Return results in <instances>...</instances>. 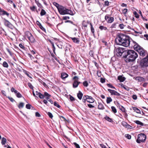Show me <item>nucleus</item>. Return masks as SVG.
<instances>
[{
	"label": "nucleus",
	"instance_id": "18",
	"mask_svg": "<svg viewBox=\"0 0 148 148\" xmlns=\"http://www.w3.org/2000/svg\"><path fill=\"white\" fill-rule=\"evenodd\" d=\"M118 79L121 82H123L125 80V77H123L122 76H119L118 77Z\"/></svg>",
	"mask_w": 148,
	"mask_h": 148
},
{
	"label": "nucleus",
	"instance_id": "42",
	"mask_svg": "<svg viewBox=\"0 0 148 148\" xmlns=\"http://www.w3.org/2000/svg\"><path fill=\"white\" fill-rule=\"evenodd\" d=\"M54 105L55 106H56L58 108H60V106L58 103L56 102H55L54 103Z\"/></svg>",
	"mask_w": 148,
	"mask_h": 148
},
{
	"label": "nucleus",
	"instance_id": "4",
	"mask_svg": "<svg viewBox=\"0 0 148 148\" xmlns=\"http://www.w3.org/2000/svg\"><path fill=\"white\" fill-rule=\"evenodd\" d=\"M134 43L135 44L134 46V49L138 52L140 56H144L146 54V51L143 49L135 42H134Z\"/></svg>",
	"mask_w": 148,
	"mask_h": 148
},
{
	"label": "nucleus",
	"instance_id": "56",
	"mask_svg": "<svg viewBox=\"0 0 148 148\" xmlns=\"http://www.w3.org/2000/svg\"><path fill=\"white\" fill-rule=\"evenodd\" d=\"M51 44H52V46L53 50V52L54 53H55V49H56L55 47L54 46V44L53 43H52Z\"/></svg>",
	"mask_w": 148,
	"mask_h": 148
},
{
	"label": "nucleus",
	"instance_id": "10",
	"mask_svg": "<svg viewBox=\"0 0 148 148\" xmlns=\"http://www.w3.org/2000/svg\"><path fill=\"white\" fill-rule=\"evenodd\" d=\"M111 14H107L105 17V19L108 23H111L114 21V18L113 17H111Z\"/></svg>",
	"mask_w": 148,
	"mask_h": 148
},
{
	"label": "nucleus",
	"instance_id": "52",
	"mask_svg": "<svg viewBox=\"0 0 148 148\" xmlns=\"http://www.w3.org/2000/svg\"><path fill=\"white\" fill-rule=\"evenodd\" d=\"M44 97H51V95L49 94L48 93L46 92H44Z\"/></svg>",
	"mask_w": 148,
	"mask_h": 148
},
{
	"label": "nucleus",
	"instance_id": "3",
	"mask_svg": "<svg viewBox=\"0 0 148 148\" xmlns=\"http://www.w3.org/2000/svg\"><path fill=\"white\" fill-rule=\"evenodd\" d=\"M58 12L61 15L69 14L73 15L74 14V13L71 10L68 9L62 5L59 8Z\"/></svg>",
	"mask_w": 148,
	"mask_h": 148
},
{
	"label": "nucleus",
	"instance_id": "58",
	"mask_svg": "<svg viewBox=\"0 0 148 148\" xmlns=\"http://www.w3.org/2000/svg\"><path fill=\"white\" fill-rule=\"evenodd\" d=\"M132 98L134 100H136L137 99V96L135 95H134L132 96Z\"/></svg>",
	"mask_w": 148,
	"mask_h": 148
},
{
	"label": "nucleus",
	"instance_id": "44",
	"mask_svg": "<svg viewBox=\"0 0 148 148\" xmlns=\"http://www.w3.org/2000/svg\"><path fill=\"white\" fill-rule=\"evenodd\" d=\"M27 84L28 86L29 87V88H30L32 90L33 89L34 87L29 82Z\"/></svg>",
	"mask_w": 148,
	"mask_h": 148
},
{
	"label": "nucleus",
	"instance_id": "19",
	"mask_svg": "<svg viewBox=\"0 0 148 148\" xmlns=\"http://www.w3.org/2000/svg\"><path fill=\"white\" fill-rule=\"evenodd\" d=\"M99 109L103 110L105 108L104 107L103 104L101 103H99V105L98 107Z\"/></svg>",
	"mask_w": 148,
	"mask_h": 148
},
{
	"label": "nucleus",
	"instance_id": "11",
	"mask_svg": "<svg viewBox=\"0 0 148 148\" xmlns=\"http://www.w3.org/2000/svg\"><path fill=\"white\" fill-rule=\"evenodd\" d=\"M108 91H109L111 93V94L112 95H115L118 96H119L120 95V93H119L117 92V91H116L114 90H111V89H108Z\"/></svg>",
	"mask_w": 148,
	"mask_h": 148
},
{
	"label": "nucleus",
	"instance_id": "63",
	"mask_svg": "<svg viewBox=\"0 0 148 148\" xmlns=\"http://www.w3.org/2000/svg\"><path fill=\"white\" fill-rule=\"evenodd\" d=\"M100 80H101V82L102 83H103L105 82V79L102 78H101Z\"/></svg>",
	"mask_w": 148,
	"mask_h": 148
},
{
	"label": "nucleus",
	"instance_id": "39",
	"mask_svg": "<svg viewBox=\"0 0 148 148\" xmlns=\"http://www.w3.org/2000/svg\"><path fill=\"white\" fill-rule=\"evenodd\" d=\"M16 95L17 97L18 98H21L22 97V95L19 92H18L16 94Z\"/></svg>",
	"mask_w": 148,
	"mask_h": 148
},
{
	"label": "nucleus",
	"instance_id": "23",
	"mask_svg": "<svg viewBox=\"0 0 148 148\" xmlns=\"http://www.w3.org/2000/svg\"><path fill=\"white\" fill-rule=\"evenodd\" d=\"M24 72V73L28 77L30 78H32V75L30 73L26 71H25Z\"/></svg>",
	"mask_w": 148,
	"mask_h": 148
},
{
	"label": "nucleus",
	"instance_id": "27",
	"mask_svg": "<svg viewBox=\"0 0 148 148\" xmlns=\"http://www.w3.org/2000/svg\"><path fill=\"white\" fill-rule=\"evenodd\" d=\"M99 28L101 30H104L106 31L107 30V28L106 27L102 25L100 26L99 27Z\"/></svg>",
	"mask_w": 148,
	"mask_h": 148
},
{
	"label": "nucleus",
	"instance_id": "40",
	"mask_svg": "<svg viewBox=\"0 0 148 148\" xmlns=\"http://www.w3.org/2000/svg\"><path fill=\"white\" fill-rule=\"evenodd\" d=\"M30 9L32 11H34L36 9V7L35 6L32 7H30Z\"/></svg>",
	"mask_w": 148,
	"mask_h": 148
},
{
	"label": "nucleus",
	"instance_id": "51",
	"mask_svg": "<svg viewBox=\"0 0 148 148\" xmlns=\"http://www.w3.org/2000/svg\"><path fill=\"white\" fill-rule=\"evenodd\" d=\"M38 96L39 97L40 99H43L44 97V95L40 93H39Z\"/></svg>",
	"mask_w": 148,
	"mask_h": 148
},
{
	"label": "nucleus",
	"instance_id": "13",
	"mask_svg": "<svg viewBox=\"0 0 148 148\" xmlns=\"http://www.w3.org/2000/svg\"><path fill=\"white\" fill-rule=\"evenodd\" d=\"M0 15H6L8 16L9 15V14L6 12V11L4 10L3 9H2L0 8Z\"/></svg>",
	"mask_w": 148,
	"mask_h": 148
},
{
	"label": "nucleus",
	"instance_id": "17",
	"mask_svg": "<svg viewBox=\"0 0 148 148\" xmlns=\"http://www.w3.org/2000/svg\"><path fill=\"white\" fill-rule=\"evenodd\" d=\"M68 76V75L65 73H61V77L63 79H65Z\"/></svg>",
	"mask_w": 148,
	"mask_h": 148
},
{
	"label": "nucleus",
	"instance_id": "7",
	"mask_svg": "<svg viewBox=\"0 0 148 148\" xmlns=\"http://www.w3.org/2000/svg\"><path fill=\"white\" fill-rule=\"evenodd\" d=\"M25 36L31 42L34 43L36 41V40L34 37L29 32H25Z\"/></svg>",
	"mask_w": 148,
	"mask_h": 148
},
{
	"label": "nucleus",
	"instance_id": "30",
	"mask_svg": "<svg viewBox=\"0 0 148 148\" xmlns=\"http://www.w3.org/2000/svg\"><path fill=\"white\" fill-rule=\"evenodd\" d=\"M46 13L45 10L44 9H42L40 12V14L41 16H43L45 15Z\"/></svg>",
	"mask_w": 148,
	"mask_h": 148
},
{
	"label": "nucleus",
	"instance_id": "43",
	"mask_svg": "<svg viewBox=\"0 0 148 148\" xmlns=\"http://www.w3.org/2000/svg\"><path fill=\"white\" fill-rule=\"evenodd\" d=\"M73 144L75 145L76 148H80L79 145L76 143H73Z\"/></svg>",
	"mask_w": 148,
	"mask_h": 148
},
{
	"label": "nucleus",
	"instance_id": "12",
	"mask_svg": "<svg viewBox=\"0 0 148 148\" xmlns=\"http://www.w3.org/2000/svg\"><path fill=\"white\" fill-rule=\"evenodd\" d=\"M3 22L5 25L7 27H10L12 26V25L11 23L5 18L3 21Z\"/></svg>",
	"mask_w": 148,
	"mask_h": 148
},
{
	"label": "nucleus",
	"instance_id": "14",
	"mask_svg": "<svg viewBox=\"0 0 148 148\" xmlns=\"http://www.w3.org/2000/svg\"><path fill=\"white\" fill-rule=\"evenodd\" d=\"M87 98L88 99H87L88 102L90 103H93L94 102L95 100L92 97L88 96V97H87Z\"/></svg>",
	"mask_w": 148,
	"mask_h": 148
},
{
	"label": "nucleus",
	"instance_id": "57",
	"mask_svg": "<svg viewBox=\"0 0 148 148\" xmlns=\"http://www.w3.org/2000/svg\"><path fill=\"white\" fill-rule=\"evenodd\" d=\"M35 116L37 117H40L41 116L40 114L38 112H36L35 113Z\"/></svg>",
	"mask_w": 148,
	"mask_h": 148
},
{
	"label": "nucleus",
	"instance_id": "34",
	"mask_svg": "<svg viewBox=\"0 0 148 148\" xmlns=\"http://www.w3.org/2000/svg\"><path fill=\"white\" fill-rule=\"evenodd\" d=\"M105 119L106 120H107L110 122H112V119L108 116H106L105 117Z\"/></svg>",
	"mask_w": 148,
	"mask_h": 148
},
{
	"label": "nucleus",
	"instance_id": "16",
	"mask_svg": "<svg viewBox=\"0 0 148 148\" xmlns=\"http://www.w3.org/2000/svg\"><path fill=\"white\" fill-rule=\"evenodd\" d=\"M136 80H137L138 82H142L145 81V79L143 77H137L136 78Z\"/></svg>",
	"mask_w": 148,
	"mask_h": 148
},
{
	"label": "nucleus",
	"instance_id": "55",
	"mask_svg": "<svg viewBox=\"0 0 148 148\" xmlns=\"http://www.w3.org/2000/svg\"><path fill=\"white\" fill-rule=\"evenodd\" d=\"M8 98L12 102H13L14 101H15V100L12 97H8Z\"/></svg>",
	"mask_w": 148,
	"mask_h": 148
},
{
	"label": "nucleus",
	"instance_id": "5",
	"mask_svg": "<svg viewBox=\"0 0 148 148\" xmlns=\"http://www.w3.org/2000/svg\"><path fill=\"white\" fill-rule=\"evenodd\" d=\"M146 138V136L144 134L141 133L138 135V138L136 140V142L138 143L141 142H144Z\"/></svg>",
	"mask_w": 148,
	"mask_h": 148
},
{
	"label": "nucleus",
	"instance_id": "8",
	"mask_svg": "<svg viewBox=\"0 0 148 148\" xmlns=\"http://www.w3.org/2000/svg\"><path fill=\"white\" fill-rule=\"evenodd\" d=\"M73 87L74 88L77 87L78 85L80 83V82L78 81L79 78L76 76H75L73 78Z\"/></svg>",
	"mask_w": 148,
	"mask_h": 148
},
{
	"label": "nucleus",
	"instance_id": "47",
	"mask_svg": "<svg viewBox=\"0 0 148 148\" xmlns=\"http://www.w3.org/2000/svg\"><path fill=\"white\" fill-rule=\"evenodd\" d=\"M134 14L135 15V16L137 18H138L139 17V16L138 14L136 12H134Z\"/></svg>",
	"mask_w": 148,
	"mask_h": 148
},
{
	"label": "nucleus",
	"instance_id": "61",
	"mask_svg": "<svg viewBox=\"0 0 148 148\" xmlns=\"http://www.w3.org/2000/svg\"><path fill=\"white\" fill-rule=\"evenodd\" d=\"M88 107L90 108H92L95 107V106L91 104H88Z\"/></svg>",
	"mask_w": 148,
	"mask_h": 148
},
{
	"label": "nucleus",
	"instance_id": "50",
	"mask_svg": "<svg viewBox=\"0 0 148 148\" xmlns=\"http://www.w3.org/2000/svg\"><path fill=\"white\" fill-rule=\"evenodd\" d=\"M40 24L39 25V26L40 27V28L43 31H45V28L42 26V25H41V24L39 23Z\"/></svg>",
	"mask_w": 148,
	"mask_h": 148
},
{
	"label": "nucleus",
	"instance_id": "32",
	"mask_svg": "<svg viewBox=\"0 0 148 148\" xmlns=\"http://www.w3.org/2000/svg\"><path fill=\"white\" fill-rule=\"evenodd\" d=\"M121 86L122 88H123L125 90L129 91L130 90V88L127 86H125L124 85L122 84L121 85Z\"/></svg>",
	"mask_w": 148,
	"mask_h": 148
},
{
	"label": "nucleus",
	"instance_id": "31",
	"mask_svg": "<svg viewBox=\"0 0 148 148\" xmlns=\"http://www.w3.org/2000/svg\"><path fill=\"white\" fill-rule=\"evenodd\" d=\"M35 2L37 4L38 6L40 8H42V5L38 1H37L36 0H35Z\"/></svg>",
	"mask_w": 148,
	"mask_h": 148
},
{
	"label": "nucleus",
	"instance_id": "46",
	"mask_svg": "<svg viewBox=\"0 0 148 148\" xmlns=\"http://www.w3.org/2000/svg\"><path fill=\"white\" fill-rule=\"evenodd\" d=\"M107 86L108 87L110 88H112L115 89V87L110 84H107Z\"/></svg>",
	"mask_w": 148,
	"mask_h": 148
},
{
	"label": "nucleus",
	"instance_id": "21",
	"mask_svg": "<svg viewBox=\"0 0 148 148\" xmlns=\"http://www.w3.org/2000/svg\"><path fill=\"white\" fill-rule=\"evenodd\" d=\"M133 109L137 113H141L140 110L138 109L137 108L133 107H132Z\"/></svg>",
	"mask_w": 148,
	"mask_h": 148
},
{
	"label": "nucleus",
	"instance_id": "62",
	"mask_svg": "<svg viewBox=\"0 0 148 148\" xmlns=\"http://www.w3.org/2000/svg\"><path fill=\"white\" fill-rule=\"evenodd\" d=\"M116 23H113L112 24L110 27L112 28H114L116 27Z\"/></svg>",
	"mask_w": 148,
	"mask_h": 148
},
{
	"label": "nucleus",
	"instance_id": "49",
	"mask_svg": "<svg viewBox=\"0 0 148 148\" xmlns=\"http://www.w3.org/2000/svg\"><path fill=\"white\" fill-rule=\"evenodd\" d=\"M47 114L49 117L51 118L52 119V118L53 117V115L52 114L49 112H48Z\"/></svg>",
	"mask_w": 148,
	"mask_h": 148
},
{
	"label": "nucleus",
	"instance_id": "9",
	"mask_svg": "<svg viewBox=\"0 0 148 148\" xmlns=\"http://www.w3.org/2000/svg\"><path fill=\"white\" fill-rule=\"evenodd\" d=\"M125 50L124 48L121 47H118L116 48L114 51V52L117 56H121L122 53L124 52Z\"/></svg>",
	"mask_w": 148,
	"mask_h": 148
},
{
	"label": "nucleus",
	"instance_id": "25",
	"mask_svg": "<svg viewBox=\"0 0 148 148\" xmlns=\"http://www.w3.org/2000/svg\"><path fill=\"white\" fill-rule=\"evenodd\" d=\"M87 97H88V95H84L83 96L82 99V101L83 102L85 103L86 101H87V99H88Z\"/></svg>",
	"mask_w": 148,
	"mask_h": 148
},
{
	"label": "nucleus",
	"instance_id": "38",
	"mask_svg": "<svg viewBox=\"0 0 148 148\" xmlns=\"http://www.w3.org/2000/svg\"><path fill=\"white\" fill-rule=\"evenodd\" d=\"M83 85L84 86L87 87L88 85V84L87 81H85L83 82Z\"/></svg>",
	"mask_w": 148,
	"mask_h": 148
},
{
	"label": "nucleus",
	"instance_id": "15",
	"mask_svg": "<svg viewBox=\"0 0 148 148\" xmlns=\"http://www.w3.org/2000/svg\"><path fill=\"white\" fill-rule=\"evenodd\" d=\"M71 38L74 43L77 44L79 43L80 41L79 38L75 37Z\"/></svg>",
	"mask_w": 148,
	"mask_h": 148
},
{
	"label": "nucleus",
	"instance_id": "26",
	"mask_svg": "<svg viewBox=\"0 0 148 148\" xmlns=\"http://www.w3.org/2000/svg\"><path fill=\"white\" fill-rule=\"evenodd\" d=\"M53 4L55 6L57 7L58 9V11L59 10V8L60 7V6H62V5H60L58 3H56V2H53Z\"/></svg>",
	"mask_w": 148,
	"mask_h": 148
},
{
	"label": "nucleus",
	"instance_id": "64",
	"mask_svg": "<svg viewBox=\"0 0 148 148\" xmlns=\"http://www.w3.org/2000/svg\"><path fill=\"white\" fill-rule=\"evenodd\" d=\"M70 99L71 101H73L75 100L74 98L72 96H70Z\"/></svg>",
	"mask_w": 148,
	"mask_h": 148
},
{
	"label": "nucleus",
	"instance_id": "35",
	"mask_svg": "<svg viewBox=\"0 0 148 148\" xmlns=\"http://www.w3.org/2000/svg\"><path fill=\"white\" fill-rule=\"evenodd\" d=\"M24 103L23 102L20 103L18 106V107L19 108H22L24 106Z\"/></svg>",
	"mask_w": 148,
	"mask_h": 148
},
{
	"label": "nucleus",
	"instance_id": "6",
	"mask_svg": "<svg viewBox=\"0 0 148 148\" xmlns=\"http://www.w3.org/2000/svg\"><path fill=\"white\" fill-rule=\"evenodd\" d=\"M140 65L143 68L148 67V55L141 60Z\"/></svg>",
	"mask_w": 148,
	"mask_h": 148
},
{
	"label": "nucleus",
	"instance_id": "45",
	"mask_svg": "<svg viewBox=\"0 0 148 148\" xmlns=\"http://www.w3.org/2000/svg\"><path fill=\"white\" fill-rule=\"evenodd\" d=\"M125 137L127 138V139H130L131 138V136L129 134H125Z\"/></svg>",
	"mask_w": 148,
	"mask_h": 148
},
{
	"label": "nucleus",
	"instance_id": "41",
	"mask_svg": "<svg viewBox=\"0 0 148 148\" xmlns=\"http://www.w3.org/2000/svg\"><path fill=\"white\" fill-rule=\"evenodd\" d=\"M111 108L112 110V111L114 112V113H116V110L114 107L112 106Z\"/></svg>",
	"mask_w": 148,
	"mask_h": 148
},
{
	"label": "nucleus",
	"instance_id": "24",
	"mask_svg": "<svg viewBox=\"0 0 148 148\" xmlns=\"http://www.w3.org/2000/svg\"><path fill=\"white\" fill-rule=\"evenodd\" d=\"M6 139L4 137H3L1 140V144L3 145H4L6 142Z\"/></svg>",
	"mask_w": 148,
	"mask_h": 148
},
{
	"label": "nucleus",
	"instance_id": "29",
	"mask_svg": "<svg viewBox=\"0 0 148 148\" xmlns=\"http://www.w3.org/2000/svg\"><path fill=\"white\" fill-rule=\"evenodd\" d=\"M134 122L138 125H140L142 126H143V123L139 121H134Z\"/></svg>",
	"mask_w": 148,
	"mask_h": 148
},
{
	"label": "nucleus",
	"instance_id": "53",
	"mask_svg": "<svg viewBox=\"0 0 148 148\" xmlns=\"http://www.w3.org/2000/svg\"><path fill=\"white\" fill-rule=\"evenodd\" d=\"M119 26L121 29H122L124 28L125 26L123 24H119Z\"/></svg>",
	"mask_w": 148,
	"mask_h": 148
},
{
	"label": "nucleus",
	"instance_id": "37",
	"mask_svg": "<svg viewBox=\"0 0 148 148\" xmlns=\"http://www.w3.org/2000/svg\"><path fill=\"white\" fill-rule=\"evenodd\" d=\"M11 91L12 92H14L15 94L18 92V91L13 87L11 88Z\"/></svg>",
	"mask_w": 148,
	"mask_h": 148
},
{
	"label": "nucleus",
	"instance_id": "28",
	"mask_svg": "<svg viewBox=\"0 0 148 148\" xmlns=\"http://www.w3.org/2000/svg\"><path fill=\"white\" fill-rule=\"evenodd\" d=\"M112 99L110 97H108L107 98L106 102L107 103H109L112 101Z\"/></svg>",
	"mask_w": 148,
	"mask_h": 148
},
{
	"label": "nucleus",
	"instance_id": "59",
	"mask_svg": "<svg viewBox=\"0 0 148 148\" xmlns=\"http://www.w3.org/2000/svg\"><path fill=\"white\" fill-rule=\"evenodd\" d=\"M19 46L20 47L23 49H24L25 48L23 46V45L21 43H20L19 45Z\"/></svg>",
	"mask_w": 148,
	"mask_h": 148
},
{
	"label": "nucleus",
	"instance_id": "60",
	"mask_svg": "<svg viewBox=\"0 0 148 148\" xmlns=\"http://www.w3.org/2000/svg\"><path fill=\"white\" fill-rule=\"evenodd\" d=\"M70 18L68 16H64L63 17V20H66L67 19H69Z\"/></svg>",
	"mask_w": 148,
	"mask_h": 148
},
{
	"label": "nucleus",
	"instance_id": "33",
	"mask_svg": "<svg viewBox=\"0 0 148 148\" xmlns=\"http://www.w3.org/2000/svg\"><path fill=\"white\" fill-rule=\"evenodd\" d=\"M31 107L32 108V109L33 108L30 104H27L26 105V108L27 109H30L31 108Z\"/></svg>",
	"mask_w": 148,
	"mask_h": 148
},
{
	"label": "nucleus",
	"instance_id": "20",
	"mask_svg": "<svg viewBox=\"0 0 148 148\" xmlns=\"http://www.w3.org/2000/svg\"><path fill=\"white\" fill-rule=\"evenodd\" d=\"M83 94L80 91H79L78 93L77 94V96L78 99L81 100L83 96Z\"/></svg>",
	"mask_w": 148,
	"mask_h": 148
},
{
	"label": "nucleus",
	"instance_id": "48",
	"mask_svg": "<svg viewBox=\"0 0 148 148\" xmlns=\"http://www.w3.org/2000/svg\"><path fill=\"white\" fill-rule=\"evenodd\" d=\"M127 9H124L123 10V13L125 15L127 13Z\"/></svg>",
	"mask_w": 148,
	"mask_h": 148
},
{
	"label": "nucleus",
	"instance_id": "22",
	"mask_svg": "<svg viewBox=\"0 0 148 148\" xmlns=\"http://www.w3.org/2000/svg\"><path fill=\"white\" fill-rule=\"evenodd\" d=\"M90 29H91V32L92 33L93 35H95V30H94V28L93 27L91 23H90Z\"/></svg>",
	"mask_w": 148,
	"mask_h": 148
},
{
	"label": "nucleus",
	"instance_id": "2",
	"mask_svg": "<svg viewBox=\"0 0 148 148\" xmlns=\"http://www.w3.org/2000/svg\"><path fill=\"white\" fill-rule=\"evenodd\" d=\"M137 53L133 50H129L127 52V54L125 57L126 58L127 61L132 62L138 57Z\"/></svg>",
	"mask_w": 148,
	"mask_h": 148
},
{
	"label": "nucleus",
	"instance_id": "54",
	"mask_svg": "<svg viewBox=\"0 0 148 148\" xmlns=\"http://www.w3.org/2000/svg\"><path fill=\"white\" fill-rule=\"evenodd\" d=\"M109 5V2L108 1H104V5L106 6H108Z\"/></svg>",
	"mask_w": 148,
	"mask_h": 148
},
{
	"label": "nucleus",
	"instance_id": "1",
	"mask_svg": "<svg viewBox=\"0 0 148 148\" xmlns=\"http://www.w3.org/2000/svg\"><path fill=\"white\" fill-rule=\"evenodd\" d=\"M130 40L129 36L123 34H120L117 36L116 42L117 45L127 47L130 45Z\"/></svg>",
	"mask_w": 148,
	"mask_h": 148
},
{
	"label": "nucleus",
	"instance_id": "36",
	"mask_svg": "<svg viewBox=\"0 0 148 148\" xmlns=\"http://www.w3.org/2000/svg\"><path fill=\"white\" fill-rule=\"evenodd\" d=\"M3 66L4 67L8 68V65L6 62L4 61L3 63Z\"/></svg>",
	"mask_w": 148,
	"mask_h": 148
}]
</instances>
